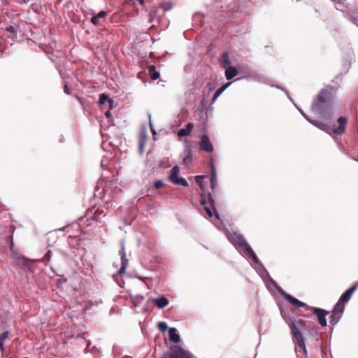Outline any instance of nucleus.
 Instances as JSON below:
<instances>
[{"mask_svg":"<svg viewBox=\"0 0 358 358\" xmlns=\"http://www.w3.org/2000/svg\"><path fill=\"white\" fill-rule=\"evenodd\" d=\"M193 128V123H188L187 124L185 128H182L178 130V136L179 137L187 136L190 134Z\"/></svg>","mask_w":358,"mask_h":358,"instance_id":"19","label":"nucleus"},{"mask_svg":"<svg viewBox=\"0 0 358 358\" xmlns=\"http://www.w3.org/2000/svg\"><path fill=\"white\" fill-rule=\"evenodd\" d=\"M27 261H29V259L25 257H21L17 258V264L21 266V267L23 269H24V270L29 269V266L28 264L27 263Z\"/></svg>","mask_w":358,"mask_h":358,"instance_id":"28","label":"nucleus"},{"mask_svg":"<svg viewBox=\"0 0 358 358\" xmlns=\"http://www.w3.org/2000/svg\"><path fill=\"white\" fill-rule=\"evenodd\" d=\"M331 1H334L336 3V8L337 10H342V9L340 8L338 6H343L344 3H345V0H331Z\"/></svg>","mask_w":358,"mask_h":358,"instance_id":"34","label":"nucleus"},{"mask_svg":"<svg viewBox=\"0 0 358 358\" xmlns=\"http://www.w3.org/2000/svg\"><path fill=\"white\" fill-rule=\"evenodd\" d=\"M153 301L159 309L166 307L169 304V300L164 296H162L157 299H153Z\"/></svg>","mask_w":358,"mask_h":358,"instance_id":"21","label":"nucleus"},{"mask_svg":"<svg viewBox=\"0 0 358 358\" xmlns=\"http://www.w3.org/2000/svg\"><path fill=\"white\" fill-rule=\"evenodd\" d=\"M285 93L287 94V96L289 97V99L293 102V100H292V99L290 97V96H289V94L288 92H287V90H285Z\"/></svg>","mask_w":358,"mask_h":358,"instance_id":"42","label":"nucleus"},{"mask_svg":"<svg viewBox=\"0 0 358 358\" xmlns=\"http://www.w3.org/2000/svg\"><path fill=\"white\" fill-rule=\"evenodd\" d=\"M103 164H104V160H103V159H102V160H101V166H103Z\"/></svg>","mask_w":358,"mask_h":358,"instance_id":"47","label":"nucleus"},{"mask_svg":"<svg viewBox=\"0 0 358 358\" xmlns=\"http://www.w3.org/2000/svg\"><path fill=\"white\" fill-rule=\"evenodd\" d=\"M229 241L243 252L250 245L245 241L242 235L234 232L228 235Z\"/></svg>","mask_w":358,"mask_h":358,"instance_id":"5","label":"nucleus"},{"mask_svg":"<svg viewBox=\"0 0 358 358\" xmlns=\"http://www.w3.org/2000/svg\"><path fill=\"white\" fill-rule=\"evenodd\" d=\"M243 78H238L236 79L234 81L240 80H241V79H243Z\"/></svg>","mask_w":358,"mask_h":358,"instance_id":"48","label":"nucleus"},{"mask_svg":"<svg viewBox=\"0 0 358 358\" xmlns=\"http://www.w3.org/2000/svg\"><path fill=\"white\" fill-rule=\"evenodd\" d=\"M355 160L358 161V158H353Z\"/></svg>","mask_w":358,"mask_h":358,"instance_id":"54","label":"nucleus"},{"mask_svg":"<svg viewBox=\"0 0 358 358\" xmlns=\"http://www.w3.org/2000/svg\"><path fill=\"white\" fill-rule=\"evenodd\" d=\"M170 352L168 358H192L193 355L179 345H173L169 348Z\"/></svg>","mask_w":358,"mask_h":358,"instance_id":"6","label":"nucleus"},{"mask_svg":"<svg viewBox=\"0 0 358 358\" xmlns=\"http://www.w3.org/2000/svg\"><path fill=\"white\" fill-rule=\"evenodd\" d=\"M257 272L259 275L261 276L262 280L266 284V286L268 289H272V287H275L278 289L280 293L281 294V290H282L277 283L271 278L268 272L266 269V268L262 264L257 266Z\"/></svg>","mask_w":358,"mask_h":358,"instance_id":"4","label":"nucleus"},{"mask_svg":"<svg viewBox=\"0 0 358 358\" xmlns=\"http://www.w3.org/2000/svg\"><path fill=\"white\" fill-rule=\"evenodd\" d=\"M298 110L301 113V114L304 117V118L309 122L310 124L314 125L315 127H317L318 129L326 131L327 133H329L331 131V125L329 124L325 123L324 122H322L320 120H313L310 118L308 115H307L303 110L297 107Z\"/></svg>","mask_w":358,"mask_h":358,"instance_id":"9","label":"nucleus"},{"mask_svg":"<svg viewBox=\"0 0 358 358\" xmlns=\"http://www.w3.org/2000/svg\"><path fill=\"white\" fill-rule=\"evenodd\" d=\"M64 93L68 94V95H70L71 94V92L69 91V90L68 89V87H67V85H65V87H64Z\"/></svg>","mask_w":358,"mask_h":358,"instance_id":"39","label":"nucleus"},{"mask_svg":"<svg viewBox=\"0 0 358 358\" xmlns=\"http://www.w3.org/2000/svg\"><path fill=\"white\" fill-rule=\"evenodd\" d=\"M50 252V251H48V252L46 253V255L48 256Z\"/></svg>","mask_w":358,"mask_h":358,"instance_id":"51","label":"nucleus"},{"mask_svg":"<svg viewBox=\"0 0 358 358\" xmlns=\"http://www.w3.org/2000/svg\"><path fill=\"white\" fill-rule=\"evenodd\" d=\"M210 203H211L212 204H213V203H214V201H213L211 198H210Z\"/></svg>","mask_w":358,"mask_h":358,"instance_id":"49","label":"nucleus"},{"mask_svg":"<svg viewBox=\"0 0 358 358\" xmlns=\"http://www.w3.org/2000/svg\"><path fill=\"white\" fill-rule=\"evenodd\" d=\"M281 295L295 307H304L306 310L313 311L314 314L317 315L318 322L322 327H326L327 325L326 317L329 315V311L320 308L310 306L292 295L286 293L284 290H281Z\"/></svg>","mask_w":358,"mask_h":358,"instance_id":"2","label":"nucleus"},{"mask_svg":"<svg viewBox=\"0 0 358 358\" xmlns=\"http://www.w3.org/2000/svg\"><path fill=\"white\" fill-rule=\"evenodd\" d=\"M173 7V4L171 1H167L162 3L160 6L157 8V11L160 12L162 11L163 13L171 10Z\"/></svg>","mask_w":358,"mask_h":358,"instance_id":"23","label":"nucleus"},{"mask_svg":"<svg viewBox=\"0 0 358 358\" xmlns=\"http://www.w3.org/2000/svg\"><path fill=\"white\" fill-rule=\"evenodd\" d=\"M223 92L222 91V89H220L219 88L216 92L214 94L212 99H211V101H210V104H213L215 103V101L217 100V99L222 94V93Z\"/></svg>","mask_w":358,"mask_h":358,"instance_id":"32","label":"nucleus"},{"mask_svg":"<svg viewBox=\"0 0 358 358\" xmlns=\"http://www.w3.org/2000/svg\"><path fill=\"white\" fill-rule=\"evenodd\" d=\"M139 1V3L143 5L145 2V0H138Z\"/></svg>","mask_w":358,"mask_h":358,"instance_id":"45","label":"nucleus"},{"mask_svg":"<svg viewBox=\"0 0 358 358\" xmlns=\"http://www.w3.org/2000/svg\"><path fill=\"white\" fill-rule=\"evenodd\" d=\"M6 31L14 34L15 36L16 35V28L14 27L13 26H9V27H6Z\"/></svg>","mask_w":358,"mask_h":358,"instance_id":"35","label":"nucleus"},{"mask_svg":"<svg viewBox=\"0 0 358 358\" xmlns=\"http://www.w3.org/2000/svg\"><path fill=\"white\" fill-rule=\"evenodd\" d=\"M120 245H121V249L119 251V254H120V258H121V267L117 271V273L113 275L114 278L117 275H120V274L124 273L125 272L127 267L128 266V264H129V260L126 257L125 243H124V241H121Z\"/></svg>","mask_w":358,"mask_h":358,"instance_id":"10","label":"nucleus"},{"mask_svg":"<svg viewBox=\"0 0 358 358\" xmlns=\"http://www.w3.org/2000/svg\"><path fill=\"white\" fill-rule=\"evenodd\" d=\"M204 210H206V213L208 214V215L210 217H213V211L211 210V209L210 208V207L208 206H205L204 207Z\"/></svg>","mask_w":358,"mask_h":358,"instance_id":"36","label":"nucleus"},{"mask_svg":"<svg viewBox=\"0 0 358 358\" xmlns=\"http://www.w3.org/2000/svg\"><path fill=\"white\" fill-rule=\"evenodd\" d=\"M148 73L150 78L155 80L159 78V72L156 71V68L154 65H150L148 68Z\"/></svg>","mask_w":358,"mask_h":358,"instance_id":"24","label":"nucleus"},{"mask_svg":"<svg viewBox=\"0 0 358 358\" xmlns=\"http://www.w3.org/2000/svg\"><path fill=\"white\" fill-rule=\"evenodd\" d=\"M164 183L161 180H158L155 181V182L153 184V187L155 189H159V188L164 187Z\"/></svg>","mask_w":358,"mask_h":358,"instance_id":"33","label":"nucleus"},{"mask_svg":"<svg viewBox=\"0 0 358 358\" xmlns=\"http://www.w3.org/2000/svg\"><path fill=\"white\" fill-rule=\"evenodd\" d=\"M338 122L339 123V126L336 128H332L331 126V131L329 133V134H335L338 135H341L344 133L345 131V124L347 123V118L345 117H340L338 119Z\"/></svg>","mask_w":358,"mask_h":358,"instance_id":"12","label":"nucleus"},{"mask_svg":"<svg viewBox=\"0 0 358 358\" xmlns=\"http://www.w3.org/2000/svg\"><path fill=\"white\" fill-rule=\"evenodd\" d=\"M227 68H225V72L224 75L227 78V80H230L233 79L234 77L238 75V69L232 66H227Z\"/></svg>","mask_w":358,"mask_h":358,"instance_id":"15","label":"nucleus"},{"mask_svg":"<svg viewBox=\"0 0 358 358\" xmlns=\"http://www.w3.org/2000/svg\"><path fill=\"white\" fill-rule=\"evenodd\" d=\"M143 299L144 296L143 295H136L131 298L133 304L134 305L135 307L138 306Z\"/></svg>","mask_w":358,"mask_h":358,"instance_id":"29","label":"nucleus"},{"mask_svg":"<svg viewBox=\"0 0 358 358\" xmlns=\"http://www.w3.org/2000/svg\"><path fill=\"white\" fill-rule=\"evenodd\" d=\"M355 160L358 161V158H353Z\"/></svg>","mask_w":358,"mask_h":358,"instance_id":"53","label":"nucleus"},{"mask_svg":"<svg viewBox=\"0 0 358 358\" xmlns=\"http://www.w3.org/2000/svg\"><path fill=\"white\" fill-rule=\"evenodd\" d=\"M214 215H215V218L220 222L219 223L217 224H215V225L217 226V227L220 229V230H222L225 228V226L224 225V224L221 222V220H220V215L219 213H217V211L216 210H214Z\"/></svg>","mask_w":358,"mask_h":358,"instance_id":"30","label":"nucleus"},{"mask_svg":"<svg viewBox=\"0 0 358 358\" xmlns=\"http://www.w3.org/2000/svg\"><path fill=\"white\" fill-rule=\"evenodd\" d=\"M290 328L292 334L296 341L299 348L303 350L304 353L306 354V345L302 335V331L306 329L304 322L301 320L294 321L292 323Z\"/></svg>","mask_w":358,"mask_h":358,"instance_id":"3","label":"nucleus"},{"mask_svg":"<svg viewBox=\"0 0 358 358\" xmlns=\"http://www.w3.org/2000/svg\"><path fill=\"white\" fill-rule=\"evenodd\" d=\"M201 203L202 205L205 206V205H206V201H205L204 199H202V200H201Z\"/></svg>","mask_w":358,"mask_h":358,"instance_id":"44","label":"nucleus"},{"mask_svg":"<svg viewBox=\"0 0 358 358\" xmlns=\"http://www.w3.org/2000/svg\"><path fill=\"white\" fill-rule=\"evenodd\" d=\"M207 86H208V90H209L210 91H213V90H215V86H214L213 84H211L210 83H208L207 84Z\"/></svg>","mask_w":358,"mask_h":358,"instance_id":"38","label":"nucleus"},{"mask_svg":"<svg viewBox=\"0 0 358 358\" xmlns=\"http://www.w3.org/2000/svg\"><path fill=\"white\" fill-rule=\"evenodd\" d=\"M202 178V177H201V176H196V181L197 182H199V179H200V178Z\"/></svg>","mask_w":358,"mask_h":358,"instance_id":"43","label":"nucleus"},{"mask_svg":"<svg viewBox=\"0 0 358 358\" xmlns=\"http://www.w3.org/2000/svg\"><path fill=\"white\" fill-rule=\"evenodd\" d=\"M150 129H151V131H152V133L154 135H155V134H156V131H155V129H154V127H153V126H152V122H151V121H150Z\"/></svg>","mask_w":358,"mask_h":358,"instance_id":"40","label":"nucleus"},{"mask_svg":"<svg viewBox=\"0 0 358 358\" xmlns=\"http://www.w3.org/2000/svg\"><path fill=\"white\" fill-rule=\"evenodd\" d=\"M108 15V12L100 11L98 14L93 16L91 19V22L94 25H99L101 22V19H104Z\"/></svg>","mask_w":358,"mask_h":358,"instance_id":"20","label":"nucleus"},{"mask_svg":"<svg viewBox=\"0 0 358 358\" xmlns=\"http://www.w3.org/2000/svg\"><path fill=\"white\" fill-rule=\"evenodd\" d=\"M106 101L110 104V109L113 107V101L110 99H108V96L105 94H101L99 99V103L100 105H103Z\"/></svg>","mask_w":358,"mask_h":358,"instance_id":"25","label":"nucleus"},{"mask_svg":"<svg viewBox=\"0 0 358 358\" xmlns=\"http://www.w3.org/2000/svg\"><path fill=\"white\" fill-rule=\"evenodd\" d=\"M143 312H146V311H147V309L143 308Z\"/></svg>","mask_w":358,"mask_h":358,"instance_id":"50","label":"nucleus"},{"mask_svg":"<svg viewBox=\"0 0 358 358\" xmlns=\"http://www.w3.org/2000/svg\"><path fill=\"white\" fill-rule=\"evenodd\" d=\"M222 66L225 69L227 66H230L231 64V60L229 59V55L228 52H224L219 59Z\"/></svg>","mask_w":358,"mask_h":358,"instance_id":"22","label":"nucleus"},{"mask_svg":"<svg viewBox=\"0 0 358 358\" xmlns=\"http://www.w3.org/2000/svg\"><path fill=\"white\" fill-rule=\"evenodd\" d=\"M357 285H354L350 288H349L345 292H344L341 296L340 297L339 300L338 301V303H344L345 302H348L353 292L356 290Z\"/></svg>","mask_w":358,"mask_h":358,"instance_id":"14","label":"nucleus"},{"mask_svg":"<svg viewBox=\"0 0 358 358\" xmlns=\"http://www.w3.org/2000/svg\"><path fill=\"white\" fill-rule=\"evenodd\" d=\"M157 327L159 331H162V333H164L168 329V325L165 322H158Z\"/></svg>","mask_w":358,"mask_h":358,"instance_id":"31","label":"nucleus"},{"mask_svg":"<svg viewBox=\"0 0 358 358\" xmlns=\"http://www.w3.org/2000/svg\"><path fill=\"white\" fill-rule=\"evenodd\" d=\"M147 132L146 129L143 127L141 129L138 134V152L143 155L144 152V148L147 141Z\"/></svg>","mask_w":358,"mask_h":358,"instance_id":"13","label":"nucleus"},{"mask_svg":"<svg viewBox=\"0 0 358 358\" xmlns=\"http://www.w3.org/2000/svg\"><path fill=\"white\" fill-rule=\"evenodd\" d=\"M243 252L248 258H251L257 266H259L260 264H262L259 258L257 257V256L256 255V254L255 253V252L253 251V250L252 249L250 245L248 246Z\"/></svg>","mask_w":358,"mask_h":358,"instance_id":"16","label":"nucleus"},{"mask_svg":"<svg viewBox=\"0 0 358 358\" xmlns=\"http://www.w3.org/2000/svg\"><path fill=\"white\" fill-rule=\"evenodd\" d=\"M192 152L189 148H186L185 150V157H183V163L185 165H189L192 162Z\"/></svg>","mask_w":358,"mask_h":358,"instance_id":"26","label":"nucleus"},{"mask_svg":"<svg viewBox=\"0 0 358 358\" xmlns=\"http://www.w3.org/2000/svg\"><path fill=\"white\" fill-rule=\"evenodd\" d=\"M138 279H141V280H143V278L139 277V276L138 277Z\"/></svg>","mask_w":358,"mask_h":358,"instance_id":"52","label":"nucleus"},{"mask_svg":"<svg viewBox=\"0 0 358 358\" xmlns=\"http://www.w3.org/2000/svg\"><path fill=\"white\" fill-rule=\"evenodd\" d=\"M231 82H228L227 83H225L224 85H223L220 89H222V91L224 92L225 90H227L231 85Z\"/></svg>","mask_w":358,"mask_h":358,"instance_id":"37","label":"nucleus"},{"mask_svg":"<svg viewBox=\"0 0 358 358\" xmlns=\"http://www.w3.org/2000/svg\"><path fill=\"white\" fill-rule=\"evenodd\" d=\"M348 19L355 24V22L354 19H352L351 17H349Z\"/></svg>","mask_w":358,"mask_h":358,"instance_id":"46","label":"nucleus"},{"mask_svg":"<svg viewBox=\"0 0 358 358\" xmlns=\"http://www.w3.org/2000/svg\"><path fill=\"white\" fill-rule=\"evenodd\" d=\"M180 172V169L178 166H174L170 172V175L169 176V181L177 185H181L183 187H187L189 185L187 181L185 178L178 177V174Z\"/></svg>","mask_w":358,"mask_h":358,"instance_id":"7","label":"nucleus"},{"mask_svg":"<svg viewBox=\"0 0 358 358\" xmlns=\"http://www.w3.org/2000/svg\"><path fill=\"white\" fill-rule=\"evenodd\" d=\"M332 90L333 87H329L322 89L311 105L312 111L324 120H329L332 117Z\"/></svg>","mask_w":358,"mask_h":358,"instance_id":"1","label":"nucleus"},{"mask_svg":"<svg viewBox=\"0 0 358 358\" xmlns=\"http://www.w3.org/2000/svg\"><path fill=\"white\" fill-rule=\"evenodd\" d=\"M210 188L212 189H215L217 186V175H216V170H215V168L213 164H211V166H210Z\"/></svg>","mask_w":358,"mask_h":358,"instance_id":"18","label":"nucleus"},{"mask_svg":"<svg viewBox=\"0 0 358 358\" xmlns=\"http://www.w3.org/2000/svg\"><path fill=\"white\" fill-rule=\"evenodd\" d=\"M345 309L344 304L337 302L334 307L331 315L329 317V322L331 325L336 324L341 318Z\"/></svg>","mask_w":358,"mask_h":358,"instance_id":"8","label":"nucleus"},{"mask_svg":"<svg viewBox=\"0 0 358 358\" xmlns=\"http://www.w3.org/2000/svg\"><path fill=\"white\" fill-rule=\"evenodd\" d=\"M199 148L205 152H211L213 151V145L206 134H203L199 142Z\"/></svg>","mask_w":358,"mask_h":358,"instance_id":"11","label":"nucleus"},{"mask_svg":"<svg viewBox=\"0 0 358 358\" xmlns=\"http://www.w3.org/2000/svg\"><path fill=\"white\" fill-rule=\"evenodd\" d=\"M105 115L106 117H107L108 118L110 117L111 116V113L110 111V110H107L105 112Z\"/></svg>","mask_w":358,"mask_h":358,"instance_id":"41","label":"nucleus"},{"mask_svg":"<svg viewBox=\"0 0 358 358\" xmlns=\"http://www.w3.org/2000/svg\"><path fill=\"white\" fill-rule=\"evenodd\" d=\"M169 340L175 343H178L181 341L180 336L175 327H171L169 329Z\"/></svg>","mask_w":358,"mask_h":358,"instance_id":"17","label":"nucleus"},{"mask_svg":"<svg viewBox=\"0 0 358 358\" xmlns=\"http://www.w3.org/2000/svg\"><path fill=\"white\" fill-rule=\"evenodd\" d=\"M9 336V331H5L0 334V352H3L4 350L3 344Z\"/></svg>","mask_w":358,"mask_h":358,"instance_id":"27","label":"nucleus"}]
</instances>
